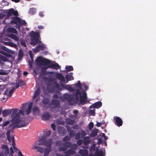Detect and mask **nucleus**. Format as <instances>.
Instances as JSON below:
<instances>
[{
    "label": "nucleus",
    "mask_w": 156,
    "mask_h": 156,
    "mask_svg": "<svg viewBox=\"0 0 156 156\" xmlns=\"http://www.w3.org/2000/svg\"><path fill=\"white\" fill-rule=\"evenodd\" d=\"M37 65L38 66H42L43 65H48L49 68H54L57 69L60 67L59 65L55 62V64L51 63V61L46 58H43L41 57L38 58L36 60Z\"/></svg>",
    "instance_id": "obj_1"
},
{
    "label": "nucleus",
    "mask_w": 156,
    "mask_h": 156,
    "mask_svg": "<svg viewBox=\"0 0 156 156\" xmlns=\"http://www.w3.org/2000/svg\"><path fill=\"white\" fill-rule=\"evenodd\" d=\"M21 114L24 115V113L23 111L18 110L17 108L14 109L11 115L12 121H15V123H17L18 122L22 123L24 122L25 120H23L20 119V115Z\"/></svg>",
    "instance_id": "obj_2"
},
{
    "label": "nucleus",
    "mask_w": 156,
    "mask_h": 156,
    "mask_svg": "<svg viewBox=\"0 0 156 156\" xmlns=\"http://www.w3.org/2000/svg\"><path fill=\"white\" fill-rule=\"evenodd\" d=\"M30 44L33 46L36 45L37 43L41 42L39 40L40 34L39 32L32 31L30 34Z\"/></svg>",
    "instance_id": "obj_3"
},
{
    "label": "nucleus",
    "mask_w": 156,
    "mask_h": 156,
    "mask_svg": "<svg viewBox=\"0 0 156 156\" xmlns=\"http://www.w3.org/2000/svg\"><path fill=\"white\" fill-rule=\"evenodd\" d=\"M12 123L9 125V128H10L12 126L11 129L12 130H14L16 127L20 128L25 127L28 124V123L25 122L22 123L18 122L17 123H15V121H12Z\"/></svg>",
    "instance_id": "obj_4"
},
{
    "label": "nucleus",
    "mask_w": 156,
    "mask_h": 156,
    "mask_svg": "<svg viewBox=\"0 0 156 156\" xmlns=\"http://www.w3.org/2000/svg\"><path fill=\"white\" fill-rule=\"evenodd\" d=\"M80 102L81 104L84 105L86 104V101L87 99V94L85 91L83 90L82 94L80 95Z\"/></svg>",
    "instance_id": "obj_5"
},
{
    "label": "nucleus",
    "mask_w": 156,
    "mask_h": 156,
    "mask_svg": "<svg viewBox=\"0 0 156 156\" xmlns=\"http://www.w3.org/2000/svg\"><path fill=\"white\" fill-rule=\"evenodd\" d=\"M13 15L15 16H19V13L17 10H15L13 8H11L9 9L7 13V17H10Z\"/></svg>",
    "instance_id": "obj_6"
},
{
    "label": "nucleus",
    "mask_w": 156,
    "mask_h": 156,
    "mask_svg": "<svg viewBox=\"0 0 156 156\" xmlns=\"http://www.w3.org/2000/svg\"><path fill=\"white\" fill-rule=\"evenodd\" d=\"M4 149L2 152H0V156H6L9 152V149L7 146L3 145L2 147Z\"/></svg>",
    "instance_id": "obj_7"
},
{
    "label": "nucleus",
    "mask_w": 156,
    "mask_h": 156,
    "mask_svg": "<svg viewBox=\"0 0 156 156\" xmlns=\"http://www.w3.org/2000/svg\"><path fill=\"white\" fill-rule=\"evenodd\" d=\"M45 48V46L44 44H38L34 49H33V50L34 53H36L38 52L41 50H44Z\"/></svg>",
    "instance_id": "obj_8"
},
{
    "label": "nucleus",
    "mask_w": 156,
    "mask_h": 156,
    "mask_svg": "<svg viewBox=\"0 0 156 156\" xmlns=\"http://www.w3.org/2000/svg\"><path fill=\"white\" fill-rule=\"evenodd\" d=\"M61 85L63 89L68 90L69 91L73 92L74 91V89L69 85H65L61 83Z\"/></svg>",
    "instance_id": "obj_9"
},
{
    "label": "nucleus",
    "mask_w": 156,
    "mask_h": 156,
    "mask_svg": "<svg viewBox=\"0 0 156 156\" xmlns=\"http://www.w3.org/2000/svg\"><path fill=\"white\" fill-rule=\"evenodd\" d=\"M58 134L61 136L65 135L66 133V130L62 127H59L58 128Z\"/></svg>",
    "instance_id": "obj_10"
},
{
    "label": "nucleus",
    "mask_w": 156,
    "mask_h": 156,
    "mask_svg": "<svg viewBox=\"0 0 156 156\" xmlns=\"http://www.w3.org/2000/svg\"><path fill=\"white\" fill-rule=\"evenodd\" d=\"M16 16L15 17H12V20L11 21L10 23L16 24H19L20 23L21 19L18 17Z\"/></svg>",
    "instance_id": "obj_11"
},
{
    "label": "nucleus",
    "mask_w": 156,
    "mask_h": 156,
    "mask_svg": "<svg viewBox=\"0 0 156 156\" xmlns=\"http://www.w3.org/2000/svg\"><path fill=\"white\" fill-rule=\"evenodd\" d=\"M102 103L100 101H98L92 104L90 106V108H98L102 106Z\"/></svg>",
    "instance_id": "obj_12"
},
{
    "label": "nucleus",
    "mask_w": 156,
    "mask_h": 156,
    "mask_svg": "<svg viewBox=\"0 0 156 156\" xmlns=\"http://www.w3.org/2000/svg\"><path fill=\"white\" fill-rule=\"evenodd\" d=\"M115 124L118 126H120L122 125L123 121L120 118L117 117L115 119Z\"/></svg>",
    "instance_id": "obj_13"
},
{
    "label": "nucleus",
    "mask_w": 156,
    "mask_h": 156,
    "mask_svg": "<svg viewBox=\"0 0 156 156\" xmlns=\"http://www.w3.org/2000/svg\"><path fill=\"white\" fill-rule=\"evenodd\" d=\"M51 117V115L49 112H46L41 115V119L44 120H48Z\"/></svg>",
    "instance_id": "obj_14"
},
{
    "label": "nucleus",
    "mask_w": 156,
    "mask_h": 156,
    "mask_svg": "<svg viewBox=\"0 0 156 156\" xmlns=\"http://www.w3.org/2000/svg\"><path fill=\"white\" fill-rule=\"evenodd\" d=\"M40 93L41 89L40 87H38L34 92V94L33 98V100H34L37 97H40Z\"/></svg>",
    "instance_id": "obj_15"
},
{
    "label": "nucleus",
    "mask_w": 156,
    "mask_h": 156,
    "mask_svg": "<svg viewBox=\"0 0 156 156\" xmlns=\"http://www.w3.org/2000/svg\"><path fill=\"white\" fill-rule=\"evenodd\" d=\"M53 140L52 139H49L47 140H46L44 145L46 146L49 147V148L51 149V147L52 144Z\"/></svg>",
    "instance_id": "obj_16"
},
{
    "label": "nucleus",
    "mask_w": 156,
    "mask_h": 156,
    "mask_svg": "<svg viewBox=\"0 0 156 156\" xmlns=\"http://www.w3.org/2000/svg\"><path fill=\"white\" fill-rule=\"evenodd\" d=\"M76 153L74 150L71 149H69L66 151L65 152V156H70L71 155L75 154Z\"/></svg>",
    "instance_id": "obj_17"
},
{
    "label": "nucleus",
    "mask_w": 156,
    "mask_h": 156,
    "mask_svg": "<svg viewBox=\"0 0 156 156\" xmlns=\"http://www.w3.org/2000/svg\"><path fill=\"white\" fill-rule=\"evenodd\" d=\"M12 112V109H5L2 111V114L4 117H6L8 115H10Z\"/></svg>",
    "instance_id": "obj_18"
},
{
    "label": "nucleus",
    "mask_w": 156,
    "mask_h": 156,
    "mask_svg": "<svg viewBox=\"0 0 156 156\" xmlns=\"http://www.w3.org/2000/svg\"><path fill=\"white\" fill-rule=\"evenodd\" d=\"M32 148L37 150L38 152L41 153H42L44 152V148L39 146H34Z\"/></svg>",
    "instance_id": "obj_19"
},
{
    "label": "nucleus",
    "mask_w": 156,
    "mask_h": 156,
    "mask_svg": "<svg viewBox=\"0 0 156 156\" xmlns=\"http://www.w3.org/2000/svg\"><path fill=\"white\" fill-rule=\"evenodd\" d=\"M52 104L54 105L55 107H58L60 105L59 100L52 99L51 101Z\"/></svg>",
    "instance_id": "obj_20"
},
{
    "label": "nucleus",
    "mask_w": 156,
    "mask_h": 156,
    "mask_svg": "<svg viewBox=\"0 0 156 156\" xmlns=\"http://www.w3.org/2000/svg\"><path fill=\"white\" fill-rule=\"evenodd\" d=\"M66 124L70 125H73L75 123L74 120L72 119L69 118H67L66 120Z\"/></svg>",
    "instance_id": "obj_21"
},
{
    "label": "nucleus",
    "mask_w": 156,
    "mask_h": 156,
    "mask_svg": "<svg viewBox=\"0 0 156 156\" xmlns=\"http://www.w3.org/2000/svg\"><path fill=\"white\" fill-rule=\"evenodd\" d=\"M79 152L81 156H87L88 155V151L86 150L80 149Z\"/></svg>",
    "instance_id": "obj_22"
},
{
    "label": "nucleus",
    "mask_w": 156,
    "mask_h": 156,
    "mask_svg": "<svg viewBox=\"0 0 156 156\" xmlns=\"http://www.w3.org/2000/svg\"><path fill=\"white\" fill-rule=\"evenodd\" d=\"M56 77L57 78L61 80V81L63 82H65V78L61 73H58L56 75Z\"/></svg>",
    "instance_id": "obj_23"
},
{
    "label": "nucleus",
    "mask_w": 156,
    "mask_h": 156,
    "mask_svg": "<svg viewBox=\"0 0 156 156\" xmlns=\"http://www.w3.org/2000/svg\"><path fill=\"white\" fill-rule=\"evenodd\" d=\"M7 32L8 33H12L17 34L18 33L17 30L13 27H9L7 29Z\"/></svg>",
    "instance_id": "obj_24"
},
{
    "label": "nucleus",
    "mask_w": 156,
    "mask_h": 156,
    "mask_svg": "<svg viewBox=\"0 0 156 156\" xmlns=\"http://www.w3.org/2000/svg\"><path fill=\"white\" fill-rule=\"evenodd\" d=\"M64 98L65 99L67 100L69 102H70L72 101L73 98L72 96L69 94H65L64 96Z\"/></svg>",
    "instance_id": "obj_25"
},
{
    "label": "nucleus",
    "mask_w": 156,
    "mask_h": 156,
    "mask_svg": "<svg viewBox=\"0 0 156 156\" xmlns=\"http://www.w3.org/2000/svg\"><path fill=\"white\" fill-rule=\"evenodd\" d=\"M83 144L84 145H87L90 143V141L89 136H86L83 138Z\"/></svg>",
    "instance_id": "obj_26"
},
{
    "label": "nucleus",
    "mask_w": 156,
    "mask_h": 156,
    "mask_svg": "<svg viewBox=\"0 0 156 156\" xmlns=\"http://www.w3.org/2000/svg\"><path fill=\"white\" fill-rule=\"evenodd\" d=\"M8 36L11 38L17 41H18L19 40V37H18L13 34H9Z\"/></svg>",
    "instance_id": "obj_27"
},
{
    "label": "nucleus",
    "mask_w": 156,
    "mask_h": 156,
    "mask_svg": "<svg viewBox=\"0 0 156 156\" xmlns=\"http://www.w3.org/2000/svg\"><path fill=\"white\" fill-rule=\"evenodd\" d=\"M98 130L97 129H94L90 134V137H94L96 136L97 135Z\"/></svg>",
    "instance_id": "obj_28"
},
{
    "label": "nucleus",
    "mask_w": 156,
    "mask_h": 156,
    "mask_svg": "<svg viewBox=\"0 0 156 156\" xmlns=\"http://www.w3.org/2000/svg\"><path fill=\"white\" fill-rule=\"evenodd\" d=\"M81 89H77L76 90V95H75V98L76 100H78L79 99V97L78 96L79 95H80L81 94V92H80V90Z\"/></svg>",
    "instance_id": "obj_29"
},
{
    "label": "nucleus",
    "mask_w": 156,
    "mask_h": 156,
    "mask_svg": "<svg viewBox=\"0 0 156 156\" xmlns=\"http://www.w3.org/2000/svg\"><path fill=\"white\" fill-rule=\"evenodd\" d=\"M65 77L66 79V83H67L69 81L71 80H73L74 78L73 76L67 74L66 76Z\"/></svg>",
    "instance_id": "obj_30"
},
{
    "label": "nucleus",
    "mask_w": 156,
    "mask_h": 156,
    "mask_svg": "<svg viewBox=\"0 0 156 156\" xmlns=\"http://www.w3.org/2000/svg\"><path fill=\"white\" fill-rule=\"evenodd\" d=\"M63 145L66 147V148L70 147L72 146V143L69 141H67L64 142L63 144Z\"/></svg>",
    "instance_id": "obj_31"
},
{
    "label": "nucleus",
    "mask_w": 156,
    "mask_h": 156,
    "mask_svg": "<svg viewBox=\"0 0 156 156\" xmlns=\"http://www.w3.org/2000/svg\"><path fill=\"white\" fill-rule=\"evenodd\" d=\"M33 111L34 114H39L40 112L39 108L38 107H35L33 108Z\"/></svg>",
    "instance_id": "obj_32"
},
{
    "label": "nucleus",
    "mask_w": 156,
    "mask_h": 156,
    "mask_svg": "<svg viewBox=\"0 0 156 156\" xmlns=\"http://www.w3.org/2000/svg\"><path fill=\"white\" fill-rule=\"evenodd\" d=\"M6 45L12 47H13L15 48H16L17 47V45L15 43L12 42H6Z\"/></svg>",
    "instance_id": "obj_33"
},
{
    "label": "nucleus",
    "mask_w": 156,
    "mask_h": 156,
    "mask_svg": "<svg viewBox=\"0 0 156 156\" xmlns=\"http://www.w3.org/2000/svg\"><path fill=\"white\" fill-rule=\"evenodd\" d=\"M10 132L11 130H9L6 133V135L7 137V139L10 142H11V137L10 135Z\"/></svg>",
    "instance_id": "obj_34"
},
{
    "label": "nucleus",
    "mask_w": 156,
    "mask_h": 156,
    "mask_svg": "<svg viewBox=\"0 0 156 156\" xmlns=\"http://www.w3.org/2000/svg\"><path fill=\"white\" fill-rule=\"evenodd\" d=\"M51 149L46 148L45 149V152L44 156H48Z\"/></svg>",
    "instance_id": "obj_35"
},
{
    "label": "nucleus",
    "mask_w": 156,
    "mask_h": 156,
    "mask_svg": "<svg viewBox=\"0 0 156 156\" xmlns=\"http://www.w3.org/2000/svg\"><path fill=\"white\" fill-rule=\"evenodd\" d=\"M12 145L13 146L14 149L15 150H17L16 147L15 146L16 144L15 141V138L13 136H12Z\"/></svg>",
    "instance_id": "obj_36"
},
{
    "label": "nucleus",
    "mask_w": 156,
    "mask_h": 156,
    "mask_svg": "<svg viewBox=\"0 0 156 156\" xmlns=\"http://www.w3.org/2000/svg\"><path fill=\"white\" fill-rule=\"evenodd\" d=\"M18 83L19 84L20 87H21L22 86L25 85L26 84L24 81L22 80H18Z\"/></svg>",
    "instance_id": "obj_37"
},
{
    "label": "nucleus",
    "mask_w": 156,
    "mask_h": 156,
    "mask_svg": "<svg viewBox=\"0 0 156 156\" xmlns=\"http://www.w3.org/2000/svg\"><path fill=\"white\" fill-rule=\"evenodd\" d=\"M36 9L34 8H31L30 9L29 13L30 15H34Z\"/></svg>",
    "instance_id": "obj_38"
},
{
    "label": "nucleus",
    "mask_w": 156,
    "mask_h": 156,
    "mask_svg": "<svg viewBox=\"0 0 156 156\" xmlns=\"http://www.w3.org/2000/svg\"><path fill=\"white\" fill-rule=\"evenodd\" d=\"M55 87L57 90L60 91L62 90V89L60 88V86L59 84H58L56 82H55Z\"/></svg>",
    "instance_id": "obj_39"
},
{
    "label": "nucleus",
    "mask_w": 156,
    "mask_h": 156,
    "mask_svg": "<svg viewBox=\"0 0 156 156\" xmlns=\"http://www.w3.org/2000/svg\"><path fill=\"white\" fill-rule=\"evenodd\" d=\"M49 102V100L47 98H44L42 101V103L44 105L48 104Z\"/></svg>",
    "instance_id": "obj_40"
},
{
    "label": "nucleus",
    "mask_w": 156,
    "mask_h": 156,
    "mask_svg": "<svg viewBox=\"0 0 156 156\" xmlns=\"http://www.w3.org/2000/svg\"><path fill=\"white\" fill-rule=\"evenodd\" d=\"M66 69L68 71H70L73 70V69L72 66H66Z\"/></svg>",
    "instance_id": "obj_41"
},
{
    "label": "nucleus",
    "mask_w": 156,
    "mask_h": 156,
    "mask_svg": "<svg viewBox=\"0 0 156 156\" xmlns=\"http://www.w3.org/2000/svg\"><path fill=\"white\" fill-rule=\"evenodd\" d=\"M81 133L80 132H78L76 134H75V139L76 140L79 139L81 138Z\"/></svg>",
    "instance_id": "obj_42"
},
{
    "label": "nucleus",
    "mask_w": 156,
    "mask_h": 156,
    "mask_svg": "<svg viewBox=\"0 0 156 156\" xmlns=\"http://www.w3.org/2000/svg\"><path fill=\"white\" fill-rule=\"evenodd\" d=\"M76 87H78L80 89H82V85L80 81L79 80L78 81L77 83L75 84Z\"/></svg>",
    "instance_id": "obj_43"
},
{
    "label": "nucleus",
    "mask_w": 156,
    "mask_h": 156,
    "mask_svg": "<svg viewBox=\"0 0 156 156\" xmlns=\"http://www.w3.org/2000/svg\"><path fill=\"white\" fill-rule=\"evenodd\" d=\"M15 90V87H12V88L11 90H10L9 91V93L8 96H9V97L11 96L12 94L14 92V91Z\"/></svg>",
    "instance_id": "obj_44"
},
{
    "label": "nucleus",
    "mask_w": 156,
    "mask_h": 156,
    "mask_svg": "<svg viewBox=\"0 0 156 156\" xmlns=\"http://www.w3.org/2000/svg\"><path fill=\"white\" fill-rule=\"evenodd\" d=\"M46 140V138L44 136H42L40 138L39 140V142H42L44 143Z\"/></svg>",
    "instance_id": "obj_45"
},
{
    "label": "nucleus",
    "mask_w": 156,
    "mask_h": 156,
    "mask_svg": "<svg viewBox=\"0 0 156 156\" xmlns=\"http://www.w3.org/2000/svg\"><path fill=\"white\" fill-rule=\"evenodd\" d=\"M75 132L74 130H72L69 132V136L70 137H72L75 135Z\"/></svg>",
    "instance_id": "obj_46"
},
{
    "label": "nucleus",
    "mask_w": 156,
    "mask_h": 156,
    "mask_svg": "<svg viewBox=\"0 0 156 156\" xmlns=\"http://www.w3.org/2000/svg\"><path fill=\"white\" fill-rule=\"evenodd\" d=\"M21 44L24 47L26 46V41L23 39H21L20 40Z\"/></svg>",
    "instance_id": "obj_47"
},
{
    "label": "nucleus",
    "mask_w": 156,
    "mask_h": 156,
    "mask_svg": "<svg viewBox=\"0 0 156 156\" xmlns=\"http://www.w3.org/2000/svg\"><path fill=\"white\" fill-rule=\"evenodd\" d=\"M58 150L60 151H65L67 150V148L64 146H61L58 148Z\"/></svg>",
    "instance_id": "obj_48"
},
{
    "label": "nucleus",
    "mask_w": 156,
    "mask_h": 156,
    "mask_svg": "<svg viewBox=\"0 0 156 156\" xmlns=\"http://www.w3.org/2000/svg\"><path fill=\"white\" fill-rule=\"evenodd\" d=\"M70 147L73 149L76 150L78 147V146L76 144H72V146Z\"/></svg>",
    "instance_id": "obj_49"
},
{
    "label": "nucleus",
    "mask_w": 156,
    "mask_h": 156,
    "mask_svg": "<svg viewBox=\"0 0 156 156\" xmlns=\"http://www.w3.org/2000/svg\"><path fill=\"white\" fill-rule=\"evenodd\" d=\"M23 51L21 50H20L19 51L18 56L19 58H21L23 55Z\"/></svg>",
    "instance_id": "obj_50"
},
{
    "label": "nucleus",
    "mask_w": 156,
    "mask_h": 156,
    "mask_svg": "<svg viewBox=\"0 0 156 156\" xmlns=\"http://www.w3.org/2000/svg\"><path fill=\"white\" fill-rule=\"evenodd\" d=\"M81 138H83L86 135V133L85 131L83 130L81 131Z\"/></svg>",
    "instance_id": "obj_51"
},
{
    "label": "nucleus",
    "mask_w": 156,
    "mask_h": 156,
    "mask_svg": "<svg viewBox=\"0 0 156 156\" xmlns=\"http://www.w3.org/2000/svg\"><path fill=\"white\" fill-rule=\"evenodd\" d=\"M10 123L9 121H6L4 122L1 125V126L2 127H4L7 126V125H9Z\"/></svg>",
    "instance_id": "obj_52"
},
{
    "label": "nucleus",
    "mask_w": 156,
    "mask_h": 156,
    "mask_svg": "<svg viewBox=\"0 0 156 156\" xmlns=\"http://www.w3.org/2000/svg\"><path fill=\"white\" fill-rule=\"evenodd\" d=\"M48 68H49V67H48H48L44 66L42 67L41 69L42 73H45L46 70Z\"/></svg>",
    "instance_id": "obj_53"
},
{
    "label": "nucleus",
    "mask_w": 156,
    "mask_h": 156,
    "mask_svg": "<svg viewBox=\"0 0 156 156\" xmlns=\"http://www.w3.org/2000/svg\"><path fill=\"white\" fill-rule=\"evenodd\" d=\"M94 126V124L92 122H90L89 124V129L90 130H91Z\"/></svg>",
    "instance_id": "obj_54"
},
{
    "label": "nucleus",
    "mask_w": 156,
    "mask_h": 156,
    "mask_svg": "<svg viewBox=\"0 0 156 156\" xmlns=\"http://www.w3.org/2000/svg\"><path fill=\"white\" fill-rule=\"evenodd\" d=\"M70 138L67 135L63 139V141H67L69 140Z\"/></svg>",
    "instance_id": "obj_55"
},
{
    "label": "nucleus",
    "mask_w": 156,
    "mask_h": 156,
    "mask_svg": "<svg viewBox=\"0 0 156 156\" xmlns=\"http://www.w3.org/2000/svg\"><path fill=\"white\" fill-rule=\"evenodd\" d=\"M26 24H27V23L24 20H22V19H21L20 23H19V24L26 25Z\"/></svg>",
    "instance_id": "obj_56"
},
{
    "label": "nucleus",
    "mask_w": 156,
    "mask_h": 156,
    "mask_svg": "<svg viewBox=\"0 0 156 156\" xmlns=\"http://www.w3.org/2000/svg\"><path fill=\"white\" fill-rule=\"evenodd\" d=\"M78 140L77 141V144L79 145V146H80L81 145L82 143H83V140H81V139H78V140Z\"/></svg>",
    "instance_id": "obj_57"
},
{
    "label": "nucleus",
    "mask_w": 156,
    "mask_h": 156,
    "mask_svg": "<svg viewBox=\"0 0 156 156\" xmlns=\"http://www.w3.org/2000/svg\"><path fill=\"white\" fill-rule=\"evenodd\" d=\"M90 113L92 115L94 116L95 115V110H90Z\"/></svg>",
    "instance_id": "obj_58"
},
{
    "label": "nucleus",
    "mask_w": 156,
    "mask_h": 156,
    "mask_svg": "<svg viewBox=\"0 0 156 156\" xmlns=\"http://www.w3.org/2000/svg\"><path fill=\"white\" fill-rule=\"evenodd\" d=\"M32 107V103H30L28 105L27 109L31 110Z\"/></svg>",
    "instance_id": "obj_59"
},
{
    "label": "nucleus",
    "mask_w": 156,
    "mask_h": 156,
    "mask_svg": "<svg viewBox=\"0 0 156 156\" xmlns=\"http://www.w3.org/2000/svg\"><path fill=\"white\" fill-rule=\"evenodd\" d=\"M51 126L54 131H55V130L56 126L54 123H52L51 124Z\"/></svg>",
    "instance_id": "obj_60"
},
{
    "label": "nucleus",
    "mask_w": 156,
    "mask_h": 156,
    "mask_svg": "<svg viewBox=\"0 0 156 156\" xmlns=\"http://www.w3.org/2000/svg\"><path fill=\"white\" fill-rule=\"evenodd\" d=\"M31 110L27 109L26 111V114L28 115L31 112Z\"/></svg>",
    "instance_id": "obj_61"
},
{
    "label": "nucleus",
    "mask_w": 156,
    "mask_h": 156,
    "mask_svg": "<svg viewBox=\"0 0 156 156\" xmlns=\"http://www.w3.org/2000/svg\"><path fill=\"white\" fill-rule=\"evenodd\" d=\"M53 98L55 99L58 98V95L57 94H53Z\"/></svg>",
    "instance_id": "obj_62"
},
{
    "label": "nucleus",
    "mask_w": 156,
    "mask_h": 156,
    "mask_svg": "<svg viewBox=\"0 0 156 156\" xmlns=\"http://www.w3.org/2000/svg\"><path fill=\"white\" fill-rule=\"evenodd\" d=\"M40 97H37L35 99V100L34 101V102H35V104L37 103V102L39 101V100L40 99Z\"/></svg>",
    "instance_id": "obj_63"
},
{
    "label": "nucleus",
    "mask_w": 156,
    "mask_h": 156,
    "mask_svg": "<svg viewBox=\"0 0 156 156\" xmlns=\"http://www.w3.org/2000/svg\"><path fill=\"white\" fill-rule=\"evenodd\" d=\"M29 54L32 60H33V55L32 53L30 51H29Z\"/></svg>",
    "instance_id": "obj_64"
}]
</instances>
